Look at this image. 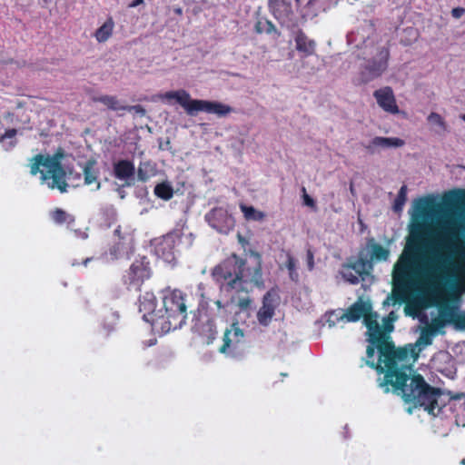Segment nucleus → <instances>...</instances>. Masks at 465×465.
Returning <instances> with one entry per match:
<instances>
[{
	"label": "nucleus",
	"mask_w": 465,
	"mask_h": 465,
	"mask_svg": "<svg viewBox=\"0 0 465 465\" xmlns=\"http://www.w3.org/2000/svg\"><path fill=\"white\" fill-rule=\"evenodd\" d=\"M91 259L90 258H86L84 261V264L86 265V263L90 261Z\"/></svg>",
	"instance_id": "obj_57"
},
{
	"label": "nucleus",
	"mask_w": 465,
	"mask_h": 465,
	"mask_svg": "<svg viewBox=\"0 0 465 465\" xmlns=\"http://www.w3.org/2000/svg\"><path fill=\"white\" fill-rule=\"evenodd\" d=\"M295 1V4H296V6H300L301 5V0H294Z\"/></svg>",
	"instance_id": "obj_56"
},
{
	"label": "nucleus",
	"mask_w": 465,
	"mask_h": 465,
	"mask_svg": "<svg viewBox=\"0 0 465 465\" xmlns=\"http://www.w3.org/2000/svg\"><path fill=\"white\" fill-rule=\"evenodd\" d=\"M375 348H377L376 344H373V343H371V345H369L367 347L366 354H367L368 359L373 358L374 353H375Z\"/></svg>",
	"instance_id": "obj_46"
},
{
	"label": "nucleus",
	"mask_w": 465,
	"mask_h": 465,
	"mask_svg": "<svg viewBox=\"0 0 465 465\" xmlns=\"http://www.w3.org/2000/svg\"><path fill=\"white\" fill-rule=\"evenodd\" d=\"M449 325L456 331H465V311H462L457 305L444 303Z\"/></svg>",
	"instance_id": "obj_24"
},
{
	"label": "nucleus",
	"mask_w": 465,
	"mask_h": 465,
	"mask_svg": "<svg viewBox=\"0 0 465 465\" xmlns=\"http://www.w3.org/2000/svg\"><path fill=\"white\" fill-rule=\"evenodd\" d=\"M114 329H115V324L114 323H111L108 326L104 324V331L102 334L104 336H107L111 331H114Z\"/></svg>",
	"instance_id": "obj_47"
},
{
	"label": "nucleus",
	"mask_w": 465,
	"mask_h": 465,
	"mask_svg": "<svg viewBox=\"0 0 465 465\" xmlns=\"http://www.w3.org/2000/svg\"><path fill=\"white\" fill-rule=\"evenodd\" d=\"M16 134L17 130L15 128L7 129L4 134H0V143L5 150H11L17 144Z\"/></svg>",
	"instance_id": "obj_34"
},
{
	"label": "nucleus",
	"mask_w": 465,
	"mask_h": 465,
	"mask_svg": "<svg viewBox=\"0 0 465 465\" xmlns=\"http://www.w3.org/2000/svg\"><path fill=\"white\" fill-rule=\"evenodd\" d=\"M460 118L465 122V114H461Z\"/></svg>",
	"instance_id": "obj_59"
},
{
	"label": "nucleus",
	"mask_w": 465,
	"mask_h": 465,
	"mask_svg": "<svg viewBox=\"0 0 465 465\" xmlns=\"http://www.w3.org/2000/svg\"><path fill=\"white\" fill-rule=\"evenodd\" d=\"M389 47H381L378 50L376 56L369 59L361 71V80L367 84L379 78L387 70L390 59Z\"/></svg>",
	"instance_id": "obj_10"
},
{
	"label": "nucleus",
	"mask_w": 465,
	"mask_h": 465,
	"mask_svg": "<svg viewBox=\"0 0 465 465\" xmlns=\"http://www.w3.org/2000/svg\"><path fill=\"white\" fill-rule=\"evenodd\" d=\"M114 176L121 181L125 182V185L134 184L135 166L134 163L128 159H121L113 164Z\"/></svg>",
	"instance_id": "obj_19"
},
{
	"label": "nucleus",
	"mask_w": 465,
	"mask_h": 465,
	"mask_svg": "<svg viewBox=\"0 0 465 465\" xmlns=\"http://www.w3.org/2000/svg\"><path fill=\"white\" fill-rule=\"evenodd\" d=\"M407 186L402 185L399 191L398 196L395 200L394 209L401 210L406 201Z\"/></svg>",
	"instance_id": "obj_41"
},
{
	"label": "nucleus",
	"mask_w": 465,
	"mask_h": 465,
	"mask_svg": "<svg viewBox=\"0 0 465 465\" xmlns=\"http://www.w3.org/2000/svg\"><path fill=\"white\" fill-rule=\"evenodd\" d=\"M461 465H465V458L460 460Z\"/></svg>",
	"instance_id": "obj_58"
},
{
	"label": "nucleus",
	"mask_w": 465,
	"mask_h": 465,
	"mask_svg": "<svg viewBox=\"0 0 465 465\" xmlns=\"http://www.w3.org/2000/svg\"><path fill=\"white\" fill-rule=\"evenodd\" d=\"M50 217L56 224L66 223L70 227L74 223V216L61 208H55L50 213Z\"/></svg>",
	"instance_id": "obj_31"
},
{
	"label": "nucleus",
	"mask_w": 465,
	"mask_h": 465,
	"mask_svg": "<svg viewBox=\"0 0 465 465\" xmlns=\"http://www.w3.org/2000/svg\"><path fill=\"white\" fill-rule=\"evenodd\" d=\"M294 40L297 51L303 53L305 56L314 54L316 43L314 40L309 39L302 29L297 31Z\"/></svg>",
	"instance_id": "obj_27"
},
{
	"label": "nucleus",
	"mask_w": 465,
	"mask_h": 465,
	"mask_svg": "<svg viewBox=\"0 0 465 465\" xmlns=\"http://www.w3.org/2000/svg\"><path fill=\"white\" fill-rule=\"evenodd\" d=\"M174 237L173 235H166L157 242L154 251L158 257L166 262H171L174 259Z\"/></svg>",
	"instance_id": "obj_21"
},
{
	"label": "nucleus",
	"mask_w": 465,
	"mask_h": 465,
	"mask_svg": "<svg viewBox=\"0 0 465 465\" xmlns=\"http://www.w3.org/2000/svg\"><path fill=\"white\" fill-rule=\"evenodd\" d=\"M278 306V298L271 291L267 292L262 301V306L257 312L256 318L260 325L267 327L270 325L275 310Z\"/></svg>",
	"instance_id": "obj_14"
},
{
	"label": "nucleus",
	"mask_w": 465,
	"mask_h": 465,
	"mask_svg": "<svg viewBox=\"0 0 465 465\" xmlns=\"http://www.w3.org/2000/svg\"><path fill=\"white\" fill-rule=\"evenodd\" d=\"M64 152L59 148L53 155H35L31 160L30 173H40L43 183H47L50 189H57L60 193L67 192L66 172L61 163Z\"/></svg>",
	"instance_id": "obj_6"
},
{
	"label": "nucleus",
	"mask_w": 465,
	"mask_h": 465,
	"mask_svg": "<svg viewBox=\"0 0 465 465\" xmlns=\"http://www.w3.org/2000/svg\"><path fill=\"white\" fill-rule=\"evenodd\" d=\"M285 266L288 270L290 279L294 282H298L299 273L297 271V261L290 253L287 254V261H286Z\"/></svg>",
	"instance_id": "obj_37"
},
{
	"label": "nucleus",
	"mask_w": 465,
	"mask_h": 465,
	"mask_svg": "<svg viewBox=\"0 0 465 465\" xmlns=\"http://www.w3.org/2000/svg\"><path fill=\"white\" fill-rule=\"evenodd\" d=\"M156 173L155 164L151 161H142L137 169V180L146 183L151 177Z\"/></svg>",
	"instance_id": "obj_29"
},
{
	"label": "nucleus",
	"mask_w": 465,
	"mask_h": 465,
	"mask_svg": "<svg viewBox=\"0 0 465 465\" xmlns=\"http://www.w3.org/2000/svg\"><path fill=\"white\" fill-rule=\"evenodd\" d=\"M240 209L246 220L262 221L265 217V214L262 212L257 211L253 206H248L241 203Z\"/></svg>",
	"instance_id": "obj_36"
},
{
	"label": "nucleus",
	"mask_w": 465,
	"mask_h": 465,
	"mask_svg": "<svg viewBox=\"0 0 465 465\" xmlns=\"http://www.w3.org/2000/svg\"><path fill=\"white\" fill-rule=\"evenodd\" d=\"M427 121L430 124L439 126L441 131H447V124L440 114L431 112L427 117Z\"/></svg>",
	"instance_id": "obj_40"
},
{
	"label": "nucleus",
	"mask_w": 465,
	"mask_h": 465,
	"mask_svg": "<svg viewBox=\"0 0 465 465\" xmlns=\"http://www.w3.org/2000/svg\"><path fill=\"white\" fill-rule=\"evenodd\" d=\"M254 29L258 34H272L275 31V26L271 21L267 19H260L255 23Z\"/></svg>",
	"instance_id": "obj_39"
},
{
	"label": "nucleus",
	"mask_w": 465,
	"mask_h": 465,
	"mask_svg": "<svg viewBox=\"0 0 465 465\" xmlns=\"http://www.w3.org/2000/svg\"><path fill=\"white\" fill-rule=\"evenodd\" d=\"M243 331L239 327L238 322H233L230 329H226L223 338V345L219 351L225 353L230 349H236V346L243 340Z\"/></svg>",
	"instance_id": "obj_20"
},
{
	"label": "nucleus",
	"mask_w": 465,
	"mask_h": 465,
	"mask_svg": "<svg viewBox=\"0 0 465 465\" xmlns=\"http://www.w3.org/2000/svg\"><path fill=\"white\" fill-rule=\"evenodd\" d=\"M93 101L95 103H101L105 105L108 109L113 111H121L124 109V105H122L116 96L114 95H101L94 97Z\"/></svg>",
	"instance_id": "obj_33"
},
{
	"label": "nucleus",
	"mask_w": 465,
	"mask_h": 465,
	"mask_svg": "<svg viewBox=\"0 0 465 465\" xmlns=\"http://www.w3.org/2000/svg\"><path fill=\"white\" fill-rule=\"evenodd\" d=\"M124 111L134 112V113L139 114L141 115H143L145 114L144 108L142 105H140V104H137V105H124Z\"/></svg>",
	"instance_id": "obj_42"
},
{
	"label": "nucleus",
	"mask_w": 465,
	"mask_h": 465,
	"mask_svg": "<svg viewBox=\"0 0 465 465\" xmlns=\"http://www.w3.org/2000/svg\"><path fill=\"white\" fill-rule=\"evenodd\" d=\"M405 312H406V314H408V315H412V313L409 311V306H406V307H405Z\"/></svg>",
	"instance_id": "obj_54"
},
{
	"label": "nucleus",
	"mask_w": 465,
	"mask_h": 465,
	"mask_svg": "<svg viewBox=\"0 0 465 465\" xmlns=\"http://www.w3.org/2000/svg\"><path fill=\"white\" fill-rule=\"evenodd\" d=\"M405 144L404 140L398 137H381L376 136L374 137L365 148L373 153L374 150L378 147L381 148H391V147H401Z\"/></svg>",
	"instance_id": "obj_26"
},
{
	"label": "nucleus",
	"mask_w": 465,
	"mask_h": 465,
	"mask_svg": "<svg viewBox=\"0 0 465 465\" xmlns=\"http://www.w3.org/2000/svg\"><path fill=\"white\" fill-rule=\"evenodd\" d=\"M114 28V22L113 18L110 16L94 32V37H95L96 41L98 43L106 42L113 35Z\"/></svg>",
	"instance_id": "obj_30"
},
{
	"label": "nucleus",
	"mask_w": 465,
	"mask_h": 465,
	"mask_svg": "<svg viewBox=\"0 0 465 465\" xmlns=\"http://www.w3.org/2000/svg\"><path fill=\"white\" fill-rule=\"evenodd\" d=\"M373 96L375 97L379 106L387 113L395 114L399 113V107L393 94V90L390 86L374 91Z\"/></svg>",
	"instance_id": "obj_18"
},
{
	"label": "nucleus",
	"mask_w": 465,
	"mask_h": 465,
	"mask_svg": "<svg viewBox=\"0 0 465 465\" xmlns=\"http://www.w3.org/2000/svg\"><path fill=\"white\" fill-rule=\"evenodd\" d=\"M450 398L454 401H460L465 398V393L463 392H457V393H450Z\"/></svg>",
	"instance_id": "obj_48"
},
{
	"label": "nucleus",
	"mask_w": 465,
	"mask_h": 465,
	"mask_svg": "<svg viewBox=\"0 0 465 465\" xmlns=\"http://www.w3.org/2000/svg\"><path fill=\"white\" fill-rule=\"evenodd\" d=\"M238 240L242 244H244L246 242V240L243 236H242L240 233L238 234Z\"/></svg>",
	"instance_id": "obj_53"
},
{
	"label": "nucleus",
	"mask_w": 465,
	"mask_h": 465,
	"mask_svg": "<svg viewBox=\"0 0 465 465\" xmlns=\"http://www.w3.org/2000/svg\"><path fill=\"white\" fill-rule=\"evenodd\" d=\"M268 7L282 25L289 26L290 23L293 21L294 12L290 0H268Z\"/></svg>",
	"instance_id": "obj_13"
},
{
	"label": "nucleus",
	"mask_w": 465,
	"mask_h": 465,
	"mask_svg": "<svg viewBox=\"0 0 465 465\" xmlns=\"http://www.w3.org/2000/svg\"><path fill=\"white\" fill-rule=\"evenodd\" d=\"M426 256L418 270L420 285L431 295L441 293L451 284L465 292V235Z\"/></svg>",
	"instance_id": "obj_3"
},
{
	"label": "nucleus",
	"mask_w": 465,
	"mask_h": 465,
	"mask_svg": "<svg viewBox=\"0 0 465 465\" xmlns=\"http://www.w3.org/2000/svg\"><path fill=\"white\" fill-rule=\"evenodd\" d=\"M348 268L353 270L356 275L346 274L345 276L351 283L356 284L359 282V276L368 274L369 272L372 270L373 265L367 257H362V255L360 254L359 258L354 262L348 265Z\"/></svg>",
	"instance_id": "obj_23"
},
{
	"label": "nucleus",
	"mask_w": 465,
	"mask_h": 465,
	"mask_svg": "<svg viewBox=\"0 0 465 465\" xmlns=\"http://www.w3.org/2000/svg\"><path fill=\"white\" fill-rule=\"evenodd\" d=\"M153 274L150 261L143 256L135 259L122 276V282L128 291H141L145 281Z\"/></svg>",
	"instance_id": "obj_9"
},
{
	"label": "nucleus",
	"mask_w": 465,
	"mask_h": 465,
	"mask_svg": "<svg viewBox=\"0 0 465 465\" xmlns=\"http://www.w3.org/2000/svg\"><path fill=\"white\" fill-rule=\"evenodd\" d=\"M367 248L369 249V257H367L371 264L377 262H385L390 256V250L375 242L373 238L367 241Z\"/></svg>",
	"instance_id": "obj_25"
},
{
	"label": "nucleus",
	"mask_w": 465,
	"mask_h": 465,
	"mask_svg": "<svg viewBox=\"0 0 465 465\" xmlns=\"http://www.w3.org/2000/svg\"><path fill=\"white\" fill-rule=\"evenodd\" d=\"M464 14L465 8L463 7H455L451 10V15L456 19L460 18Z\"/></svg>",
	"instance_id": "obj_45"
},
{
	"label": "nucleus",
	"mask_w": 465,
	"mask_h": 465,
	"mask_svg": "<svg viewBox=\"0 0 465 465\" xmlns=\"http://www.w3.org/2000/svg\"><path fill=\"white\" fill-rule=\"evenodd\" d=\"M164 96L167 99H174L191 116L196 115L199 112H205L221 117L233 111L230 105L219 102L192 99L190 94L183 89L167 92Z\"/></svg>",
	"instance_id": "obj_8"
},
{
	"label": "nucleus",
	"mask_w": 465,
	"mask_h": 465,
	"mask_svg": "<svg viewBox=\"0 0 465 465\" xmlns=\"http://www.w3.org/2000/svg\"><path fill=\"white\" fill-rule=\"evenodd\" d=\"M114 235L117 240L110 249V253L115 259H129L134 252V238L133 233L123 232L121 226H117L114 230Z\"/></svg>",
	"instance_id": "obj_11"
},
{
	"label": "nucleus",
	"mask_w": 465,
	"mask_h": 465,
	"mask_svg": "<svg viewBox=\"0 0 465 465\" xmlns=\"http://www.w3.org/2000/svg\"><path fill=\"white\" fill-rule=\"evenodd\" d=\"M430 218L437 240V248H440L465 235V189L455 188L444 192L440 201L428 195L418 198L413 203V213L409 235L404 248L411 247L412 252L423 253L427 224Z\"/></svg>",
	"instance_id": "obj_1"
},
{
	"label": "nucleus",
	"mask_w": 465,
	"mask_h": 465,
	"mask_svg": "<svg viewBox=\"0 0 465 465\" xmlns=\"http://www.w3.org/2000/svg\"><path fill=\"white\" fill-rule=\"evenodd\" d=\"M250 253L254 258L252 265H248L245 260L232 253L216 265L212 272L221 292L229 296L230 302L237 305L241 312L251 309L252 299L249 293L252 288H264L262 256L255 251Z\"/></svg>",
	"instance_id": "obj_4"
},
{
	"label": "nucleus",
	"mask_w": 465,
	"mask_h": 465,
	"mask_svg": "<svg viewBox=\"0 0 465 465\" xmlns=\"http://www.w3.org/2000/svg\"><path fill=\"white\" fill-rule=\"evenodd\" d=\"M209 225L220 232H226L233 226V219L223 208H213L206 215Z\"/></svg>",
	"instance_id": "obj_15"
},
{
	"label": "nucleus",
	"mask_w": 465,
	"mask_h": 465,
	"mask_svg": "<svg viewBox=\"0 0 465 465\" xmlns=\"http://www.w3.org/2000/svg\"><path fill=\"white\" fill-rule=\"evenodd\" d=\"M425 258L422 253L412 252L411 247L403 249L392 271L393 288L391 298L393 304L406 302L414 276L420 283L417 272Z\"/></svg>",
	"instance_id": "obj_5"
},
{
	"label": "nucleus",
	"mask_w": 465,
	"mask_h": 465,
	"mask_svg": "<svg viewBox=\"0 0 465 465\" xmlns=\"http://www.w3.org/2000/svg\"><path fill=\"white\" fill-rule=\"evenodd\" d=\"M306 262L309 271H312L314 268V253L311 249L306 252Z\"/></svg>",
	"instance_id": "obj_43"
},
{
	"label": "nucleus",
	"mask_w": 465,
	"mask_h": 465,
	"mask_svg": "<svg viewBox=\"0 0 465 465\" xmlns=\"http://www.w3.org/2000/svg\"><path fill=\"white\" fill-rule=\"evenodd\" d=\"M446 325H449L448 318L444 304H441L439 306L438 316L431 320V322L430 325H428V327L430 330H433V332L436 334L440 329L444 328Z\"/></svg>",
	"instance_id": "obj_32"
},
{
	"label": "nucleus",
	"mask_w": 465,
	"mask_h": 465,
	"mask_svg": "<svg viewBox=\"0 0 465 465\" xmlns=\"http://www.w3.org/2000/svg\"><path fill=\"white\" fill-rule=\"evenodd\" d=\"M371 309V304L369 302L359 300L351 304L339 319L346 320L349 322H358Z\"/></svg>",
	"instance_id": "obj_22"
},
{
	"label": "nucleus",
	"mask_w": 465,
	"mask_h": 465,
	"mask_svg": "<svg viewBox=\"0 0 465 465\" xmlns=\"http://www.w3.org/2000/svg\"><path fill=\"white\" fill-rule=\"evenodd\" d=\"M187 295L178 289L166 288L161 292L163 302L162 322H159L164 331L181 328L187 319Z\"/></svg>",
	"instance_id": "obj_7"
},
{
	"label": "nucleus",
	"mask_w": 465,
	"mask_h": 465,
	"mask_svg": "<svg viewBox=\"0 0 465 465\" xmlns=\"http://www.w3.org/2000/svg\"><path fill=\"white\" fill-rule=\"evenodd\" d=\"M384 330L387 331H391L393 330V325L390 322H386L384 324Z\"/></svg>",
	"instance_id": "obj_51"
},
{
	"label": "nucleus",
	"mask_w": 465,
	"mask_h": 465,
	"mask_svg": "<svg viewBox=\"0 0 465 465\" xmlns=\"http://www.w3.org/2000/svg\"><path fill=\"white\" fill-rule=\"evenodd\" d=\"M302 192L304 204L309 207H315V201L310 195L307 194L306 189L304 187L302 188Z\"/></svg>",
	"instance_id": "obj_44"
},
{
	"label": "nucleus",
	"mask_w": 465,
	"mask_h": 465,
	"mask_svg": "<svg viewBox=\"0 0 465 465\" xmlns=\"http://www.w3.org/2000/svg\"><path fill=\"white\" fill-rule=\"evenodd\" d=\"M157 300L153 292H146L139 298V311L143 313V319L152 324H159L162 322V308L157 309Z\"/></svg>",
	"instance_id": "obj_12"
},
{
	"label": "nucleus",
	"mask_w": 465,
	"mask_h": 465,
	"mask_svg": "<svg viewBox=\"0 0 465 465\" xmlns=\"http://www.w3.org/2000/svg\"><path fill=\"white\" fill-rule=\"evenodd\" d=\"M379 361H366V364L375 369L379 374L383 373L380 387L385 392L390 391L389 386L398 394H401L406 403L413 407H423L430 415L436 416L441 411L438 399L441 395L439 388L428 384L420 374L411 377V366L410 358L417 355L414 349L396 348L393 341L386 339L378 345Z\"/></svg>",
	"instance_id": "obj_2"
},
{
	"label": "nucleus",
	"mask_w": 465,
	"mask_h": 465,
	"mask_svg": "<svg viewBox=\"0 0 465 465\" xmlns=\"http://www.w3.org/2000/svg\"><path fill=\"white\" fill-rule=\"evenodd\" d=\"M436 334L433 330H430L428 326L422 328L420 337L418 338L417 344L422 346H429L432 343L433 337Z\"/></svg>",
	"instance_id": "obj_38"
},
{
	"label": "nucleus",
	"mask_w": 465,
	"mask_h": 465,
	"mask_svg": "<svg viewBox=\"0 0 465 465\" xmlns=\"http://www.w3.org/2000/svg\"><path fill=\"white\" fill-rule=\"evenodd\" d=\"M153 193L158 198L164 201H169L173 196V189L172 185L166 182L156 184Z\"/></svg>",
	"instance_id": "obj_35"
},
{
	"label": "nucleus",
	"mask_w": 465,
	"mask_h": 465,
	"mask_svg": "<svg viewBox=\"0 0 465 465\" xmlns=\"http://www.w3.org/2000/svg\"><path fill=\"white\" fill-rule=\"evenodd\" d=\"M74 233L77 237H80L82 239H86L88 237L87 232H82L81 230H74Z\"/></svg>",
	"instance_id": "obj_49"
},
{
	"label": "nucleus",
	"mask_w": 465,
	"mask_h": 465,
	"mask_svg": "<svg viewBox=\"0 0 465 465\" xmlns=\"http://www.w3.org/2000/svg\"><path fill=\"white\" fill-rule=\"evenodd\" d=\"M363 322L368 329L369 341L371 343L376 344V347H378L381 341L388 339L378 322V314L372 312V308L366 312V314L363 316Z\"/></svg>",
	"instance_id": "obj_17"
},
{
	"label": "nucleus",
	"mask_w": 465,
	"mask_h": 465,
	"mask_svg": "<svg viewBox=\"0 0 465 465\" xmlns=\"http://www.w3.org/2000/svg\"><path fill=\"white\" fill-rule=\"evenodd\" d=\"M193 331L197 333L201 339V342L204 345L212 344L216 339V326L214 321L209 316L198 319L193 326Z\"/></svg>",
	"instance_id": "obj_16"
},
{
	"label": "nucleus",
	"mask_w": 465,
	"mask_h": 465,
	"mask_svg": "<svg viewBox=\"0 0 465 465\" xmlns=\"http://www.w3.org/2000/svg\"><path fill=\"white\" fill-rule=\"evenodd\" d=\"M215 304L217 305L218 308H222L223 307L221 301H216Z\"/></svg>",
	"instance_id": "obj_55"
},
{
	"label": "nucleus",
	"mask_w": 465,
	"mask_h": 465,
	"mask_svg": "<svg viewBox=\"0 0 465 465\" xmlns=\"http://www.w3.org/2000/svg\"><path fill=\"white\" fill-rule=\"evenodd\" d=\"M173 11L178 15H183V9L181 7H176V8H174Z\"/></svg>",
	"instance_id": "obj_52"
},
{
	"label": "nucleus",
	"mask_w": 465,
	"mask_h": 465,
	"mask_svg": "<svg viewBox=\"0 0 465 465\" xmlns=\"http://www.w3.org/2000/svg\"><path fill=\"white\" fill-rule=\"evenodd\" d=\"M143 3V0H133L132 3L129 5L130 7H136L137 5Z\"/></svg>",
	"instance_id": "obj_50"
},
{
	"label": "nucleus",
	"mask_w": 465,
	"mask_h": 465,
	"mask_svg": "<svg viewBox=\"0 0 465 465\" xmlns=\"http://www.w3.org/2000/svg\"><path fill=\"white\" fill-rule=\"evenodd\" d=\"M96 161L94 159H89L84 163L83 172L84 177V183L86 185H91L93 183L96 184V190L100 189L101 183L98 181V173L99 171L95 168Z\"/></svg>",
	"instance_id": "obj_28"
}]
</instances>
